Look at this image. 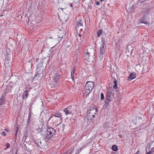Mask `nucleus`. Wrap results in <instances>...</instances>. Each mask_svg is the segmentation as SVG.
Masks as SVG:
<instances>
[{
  "instance_id": "f257e3e1",
  "label": "nucleus",
  "mask_w": 154,
  "mask_h": 154,
  "mask_svg": "<svg viewBox=\"0 0 154 154\" xmlns=\"http://www.w3.org/2000/svg\"><path fill=\"white\" fill-rule=\"evenodd\" d=\"M55 134L56 131L54 128L51 127H47L44 137L45 139L53 140L55 138Z\"/></svg>"
},
{
  "instance_id": "f03ea898",
  "label": "nucleus",
  "mask_w": 154,
  "mask_h": 154,
  "mask_svg": "<svg viewBox=\"0 0 154 154\" xmlns=\"http://www.w3.org/2000/svg\"><path fill=\"white\" fill-rule=\"evenodd\" d=\"M88 119L90 122H92L93 120L95 117V115L97 113V109L95 107L91 108L88 112Z\"/></svg>"
},
{
  "instance_id": "7ed1b4c3",
  "label": "nucleus",
  "mask_w": 154,
  "mask_h": 154,
  "mask_svg": "<svg viewBox=\"0 0 154 154\" xmlns=\"http://www.w3.org/2000/svg\"><path fill=\"white\" fill-rule=\"evenodd\" d=\"M94 85V82L91 81H88L86 83L84 89L86 96L88 95L91 93Z\"/></svg>"
},
{
  "instance_id": "20e7f679",
  "label": "nucleus",
  "mask_w": 154,
  "mask_h": 154,
  "mask_svg": "<svg viewBox=\"0 0 154 154\" xmlns=\"http://www.w3.org/2000/svg\"><path fill=\"white\" fill-rule=\"evenodd\" d=\"M71 106H69L63 109V112L66 115L71 114L72 113V110L71 109Z\"/></svg>"
},
{
  "instance_id": "39448f33",
  "label": "nucleus",
  "mask_w": 154,
  "mask_h": 154,
  "mask_svg": "<svg viewBox=\"0 0 154 154\" xmlns=\"http://www.w3.org/2000/svg\"><path fill=\"white\" fill-rule=\"evenodd\" d=\"M60 75L58 74H55L53 76V78L54 81V86H53V87H55L57 85V81L60 78Z\"/></svg>"
},
{
  "instance_id": "423d86ee",
  "label": "nucleus",
  "mask_w": 154,
  "mask_h": 154,
  "mask_svg": "<svg viewBox=\"0 0 154 154\" xmlns=\"http://www.w3.org/2000/svg\"><path fill=\"white\" fill-rule=\"evenodd\" d=\"M6 92L4 91L2 94L1 97L0 99V106L4 104L5 101V97Z\"/></svg>"
},
{
  "instance_id": "0eeeda50",
  "label": "nucleus",
  "mask_w": 154,
  "mask_h": 154,
  "mask_svg": "<svg viewBox=\"0 0 154 154\" xmlns=\"http://www.w3.org/2000/svg\"><path fill=\"white\" fill-rule=\"evenodd\" d=\"M38 22H36L35 20H33L30 24V28L32 29H34L38 26Z\"/></svg>"
},
{
  "instance_id": "6e6552de",
  "label": "nucleus",
  "mask_w": 154,
  "mask_h": 154,
  "mask_svg": "<svg viewBox=\"0 0 154 154\" xmlns=\"http://www.w3.org/2000/svg\"><path fill=\"white\" fill-rule=\"evenodd\" d=\"M114 95V90L112 88H109L107 89V92L106 94L107 96H110L113 97Z\"/></svg>"
},
{
  "instance_id": "1a4fd4ad",
  "label": "nucleus",
  "mask_w": 154,
  "mask_h": 154,
  "mask_svg": "<svg viewBox=\"0 0 154 154\" xmlns=\"http://www.w3.org/2000/svg\"><path fill=\"white\" fill-rule=\"evenodd\" d=\"M65 36V34L64 32L63 31L60 30V32H58V39L57 40L58 41L60 40L63 37Z\"/></svg>"
},
{
  "instance_id": "9d476101",
  "label": "nucleus",
  "mask_w": 154,
  "mask_h": 154,
  "mask_svg": "<svg viewBox=\"0 0 154 154\" xmlns=\"http://www.w3.org/2000/svg\"><path fill=\"white\" fill-rule=\"evenodd\" d=\"M113 97L110 96H107L106 95V99L105 101V103L106 104H109V102L112 101Z\"/></svg>"
},
{
  "instance_id": "9b49d317",
  "label": "nucleus",
  "mask_w": 154,
  "mask_h": 154,
  "mask_svg": "<svg viewBox=\"0 0 154 154\" xmlns=\"http://www.w3.org/2000/svg\"><path fill=\"white\" fill-rule=\"evenodd\" d=\"M29 95L28 94V91L27 90H25L24 91L22 94V97L24 100H26L28 96Z\"/></svg>"
},
{
  "instance_id": "f8f14e48",
  "label": "nucleus",
  "mask_w": 154,
  "mask_h": 154,
  "mask_svg": "<svg viewBox=\"0 0 154 154\" xmlns=\"http://www.w3.org/2000/svg\"><path fill=\"white\" fill-rule=\"evenodd\" d=\"M53 115L54 117L58 118L60 120L61 119V116L60 112H56L54 113Z\"/></svg>"
},
{
  "instance_id": "ddd939ff",
  "label": "nucleus",
  "mask_w": 154,
  "mask_h": 154,
  "mask_svg": "<svg viewBox=\"0 0 154 154\" xmlns=\"http://www.w3.org/2000/svg\"><path fill=\"white\" fill-rule=\"evenodd\" d=\"M75 71V67H74L72 69L71 73V79L73 81H74V72Z\"/></svg>"
},
{
  "instance_id": "4468645a",
  "label": "nucleus",
  "mask_w": 154,
  "mask_h": 154,
  "mask_svg": "<svg viewBox=\"0 0 154 154\" xmlns=\"http://www.w3.org/2000/svg\"><path fill=\"white\" fill-rule=\"evenodd\" d=\"M90 52L88 50H87V51L85 53L84 55L85 57H86V60H87L88 61V59H89V57H90Z\"/></svg>"
},
{
  "instance_id": "2eb2a0df",
  "label": "nucleus",
  "mask_w": 154,
  "mask_h": 154,
  "mask_svg": "<svg viewBox=\"0 0 154 154\" xmlns=\"http://www.w3.org/2000/svg\"><path fill=\"white\" fill-rule=\"evenodd\" d=\"M134 75L135 74L134 73H131L128 78V80L131 81L132 79H134L135 78V76H134Z\"/></svg>"
},
{
  "instance_id": "dca6fc26",
  "label": "nucleus",
  "mask_w": 154,
  "mask_h": 154,
  "mask_svg": "<svg viewBox=\"0 0 154 154\" xmlns=\"http://www.w3.org/2000/svg\"><path fill=\"white\" fill-rule=\"evenodd\" d=\"M82 23L81 21L77 23L76 27L78 28H80V29H82Z\"/></svg>"
},
{
  "instance_id": "f3484780",
  "label": "nucleus",
  "mask_w": 154,
  "mask_h": 154,
  "mask_svg": "<svg viewBox=\"0 0 154 154\" xmlns=\"http://www.w3.org/2000/svg\"><path fill=\"white\" fill-rule=\"evenodd\" d=\"M147 148V149H149L151 150L149 151V152H148L150 154L152 153V152H153L154 151V147H153V148L151 147L150 146H149V147H146Z\"/></svg>"
},
{
  "instance_id": "a211bd4d",
  "label": "nucleus",
  "mask_w": 154,
  "mask_h": 154,
  "mask_svg": "<svg viewBox=\"0 0 154 154\" xmlns=\"http://www.w3.org/2000/svg\"><path fill=\"white\" fill-rule=\"evenodd\" d=\"M10 61V58L8 56H7V57H6L5 59V63L8 64L9 63Z\"/></svg>"
},
{
  "instance_id": "6ab92c4d",
  "label": "nucleus",
  "mask_w": 154,
  "mask_h": 154,
  "mask_svg": "<svg viewBox=\"0 0 154 154\" xmlns=\"http://www.w3.org/2000/svg\"><path fill=\"white\" fill-rule=\"evenodd\" d=\"M103 31L102 30L99 29L97 32V36L99 37L102 34Z\"/></svg>"
},
{
  "instance_id": "aec40b11",
  "label": "nucleus",
  "mask_w": 154,
  "mask_h": 154,
  "mask_svg": "<svg viewBox=\"0 0 154 154\" xmlns=\"http://www.w3.org/2000/svg\"><path fill=\"white\" fill-rule=\"evenodd\" d=\"M112 149L115 151H116L118 150V147L116 145H113L112 147Z\"/></svg>"
},
{
  "instance_id": "412c9836",
  "label": "nucleus",
  "mask_w": 154,
  "mask_h": 154,
  "mask_svg": "<svg viewBox=\"0 0 154 154\" xmlns=\"http://www.w3.org/2000/svg\"><path fill=\"white\" fill-rule=\"evenodd\" d=\"M31 114L30 113H29V116L28 118V119L27 120V123L28 124L31 120Z\"/></svg>"
},
{
  "instance_id": "4be33fe9",
  "label": "nucleus",
  "mask_w": 154,
  "mask_h": 154,
  "mask_svg": "<svg viewBox=\"0 0 154 154\" xmlns=\"http://www.w3.org/2000/svg\"><path fill=\"white\" fill-rule=\"evenodd\" d=\"M51 118H52L53 119V120H54V122H57L56 121H57V119L56 118V117H53V116H51L48 119V121L50 119H51Z\"/></svg>"
},
{
  "instance_id": "5701e85b",
  "label": "nucleus",
  "mask_w": 154,
  "mask_h": 154,
  "mask_svg": "<svg viewBox=\"0 0 154 154\" xmlns=\"http://www.w3.org/2000/svg\"><path fill=\"white\" fill-rule=\"evenodd\" d=\"M114 82L115 83V85L113 86V88L115 89L117 88V81H114Z\"/></svg>"
},
{
  "instance_id": "b1692460",
  "label": "nucleus",
  "mask_w": 154,
  "mask_h": 154,
  "mask_svg": "<svg viewBox=\"0 0 154 154\" xmlns=\"http://www.w3.org/2000/svg\"><path fill=\"white\" fill-rule=\"evenodd\" d=\"M19 130V128L18 127H17L16 128L15 130V135L16 137L17 135V132H18Z\"/></svg>"
},
{
  "instance_id": "393cba45",
  "label": "nucleus",
  "mask_w": 154,
  "mask_h": 154,
  "mask_svg": "<svg viewBox=\"0 0 154 154\" xmlns=\"http://www.w3.org/2000/svg\"><path fill=\"white\" fill-rule=\"evenodd\" d=\"M105 49H100V53L101 54H103L105 53Z\"/></svg>"
},
{
  "instance_id": "a878e982",
  "label": "nucleus",
  "mask_w": 154,
  "mask_h": 154,
  "mask_svg": "<svg viewBox=\"0 0 154 154\" xmlns=\"http://www.w3.org/2000/svg\"><path fill=\"white\" fill-rule=\"evenodd\" d=\"M100 99L102 100H103L104 99V95L102 93L100 94Z\"/></svg>"
},
{
  "instance_id": "bb28decb",
  "label": "nucleus",
  "mask_w": 154,
  "mask_h": 154,
  "mask_svg": "<svg viewBox=\"0 0 154 154\" xmlns=\"http://www.w3.org/2000/svg\"><path fill=\"white\" fill-rule=\"evenodd\" d=\"M6 148L5 149H8L10 147V144L8 143H7L6 144Z\"/></svg>"
},
{
  "instance_id": "cd10ccee",
  "label": "nucleus",
  "mask_w": 154,
  "mask_h": 154,
  "mask_svg": "<svg viewBox=\"0 0 154 154\" xmlns=\"http://www.w3.org/2000/svg\"><path fill=\"white\" fill-rule=\"evenodd\" d=\"M39 73H38V72H36L35 75L33 77V79H35V78L38 75Z\"/></svg>"
},
{
  "instance_id": "c85d7f7f",
  "label": "nucleus",
  "mask_w": 154,
  "mask_h": 154,
  "mask_svg": "<svg viewBox=\"0 0 154 154\" xmlns=\"http://www.w3.org/2000/svg\"><path fill=\"white\" fill-rule=\"evenodd\" d=\"M81 149H79L77 150L76 153V154H79L81 152Z\"/></svg>"
},
{
  "instance_id": "c756f323",
  "label": "nucleus",
  "mask_w": 154,
  "mask_h": 154,
  "mask_svg": "<svg viewBox=\"0 0 154 154\" xmlns=\"http://www.w3.org/2000/svg\"><path fill=\"white\" fill-rule=\"evenodd\" d=\"M24 150H26L27 147L26 144H24L23 146Z\"/></svg>"
},
{
  "instance_id": "7c9ffc66",
  "label": "nucleus",
  "mask_w": 154,
  "mask_h": 154,
  "mask_svg": "<svg viewBox=\"0 0 154 154\" xmlns=\"http://www.w3.org/2000/svg\"><path fill=\"white\" fill-rule=\"evenodd\" d=\"M1 135L2 136H5L6 135V134L5 132H4V131H3V132H2V133Z\"/></svg>"
},
{
  "instance_id": "2f4dec72",
  "label": "nucleus",
  "mask_w": 154,
  "mask_h": 154,
  "mask_svg": "<svg viewBox=\"0 0 154 154\" xmlns=\"http://www.w3.org/2000/svg\"><path fill=\"white\" fill-rule=\"evenodd\" d=\"M146 0H138L139 2L140 3H143L146 1Z\"/></svg>"
},
{
  "instance_id": "473e14b6",
  "label": "nucleus",
  "mask_w": 154,
  "mask_h": 154,
  "mask_svg": "<svg viewBox=\"0 0 154 154\" xmlns=\"http://www.w3.org/2000/svg\"><path fill=\"white\" fill-rule=\"evenodd\" d=\"M42 128H40L39 127L38 128V131H42Z\"/></svg>"
},
{
  "instance_id": "72a5a7b5",
  "label": "nucleus",
  "mask_w": 154,
  "mask_h": 154,
  "mask_svg": "<svg viewBox=\"0 0 154 154\" xmlns=\"http://www.w3.org/2000/svg\"><path fill=\"white\" fill-rule=\"evenodd\" d=\"M102 48H103L104 47V42H102Z\"/></svg>"
},
{
  "instance_id": "f704fd0d",
  "label": "nucleus",
  "mask_w": 154,
  "mask_h": 154,
  "mask_svg": "<svg viewBox=\"0 0 154 154\" xmlns=\"http://www.w3.org/2000/svg\"><path fill=\"white\" fill-rule=\"evenodd\" d=\"M23 40H24L23 38H21V40L19 42L20 44H21V42H23Z\"/></svg>"
},
{
  "instance_id": "c9c22d12",
  "label": "nucleus",
  "mask_w": 154,
  "mask_h": 154,
  "mask_svg": "<svg viewBox=\"0 0 154 154\" xmlns=\"http://www.w3.org/2000/svg\"><path fill=\"white\" fill-rule=\"evenodd\" d=\"M96 4L97 5H98L100 4V2H97L96 3Z\"/></svg>"
},
{
  "instance_id": "e433bc0d",
  "label": "nucleus",
  "mask_w": 154,
  "mask_h": 154,
  "mask_svg": "<svg viewBox=\"0 0 154 154\" xmlns=\"http://www.w3.org/2000/svg\"><path fill=\"white\" fill-rule=\"evenodd\" d=\"M146 154H150L149 152H147V148H146Z\"/></svg>"
},
{
  "instance_id": "4c0bfd02",
  "label": "nucleus",
  "mask_w": 154,
  "mask_h": 154,
  "mask_svg": "<svg viewBox=\"0 0 154 154\" xmlns=\"http://www.w3.org/2000/svg\"><path fill=\"white\" fill-rule=\"evenodd\" d=\"M9 49H9V48L7 49V50H6V52H7V54H8V52H8V50H9Z\"/></svg>"
},
{
  "instance_id": "58836bf2",
  "label": "nucleus",
  "mask_w": 154,
  "mask_h": 154,
  "mask_svg": "<svg viewBox=\"0 0 154 154\" xmlns=\"http://www.w3.org/2000/svg\"><path fill=\"white\" fill-rule=\"evenodd\" d=\"M139 153V151L138 150L137 152L136 153H135V154H138Z\"/></svg>"
},
{
  "instance_id": "ea45409f",
  "label": "nucleus",
  "mask_w": 154,
  "mask_h": 154,
  "mask_svg": "<svg viewBox=\"0 0 154 154\" xmlns=\"http://www.w3.org/2000/svg\"><path fill=\"white\" fill-rule=\"evenodd\" d=\"M20 17H21V16H20V15H19H19H18V17H19L20 18Z\"/></svg>"
},
{
  "instance_id": "a19ab883",
  "label": "nucleus",
  "mask_w": 154,
  "mask_h": 154,
  "mask_svg": "<svg viewBox=\"0 0 154 154\" xmlns=\"http://www.w3.org/2000/svg\"><path fill=\"white\" fill-rule=\"evenodd\" d=\"M70 6L71 7H72V5L71 4H70Z\"/></svg>"
},
{
  "instance_id": "79ce46f5",
  "label": "nucleus",
  "mask_w": 154,
  "mask_h": 154,
  "mask_svg": "<svg viewBox=\"0 0 154 154\" xmlns=\"http://www.w3.org/2000/svg\"><path fill=\"white\" fill-rule=\"evenodd\" d=\"M79 36H81V35H80V34H79Z\"/></svg>"
},
{
  "instance_id": "37998d69",
  "label": "nucleus",
  "mask_w": 154,
  "mask_h": 154,
  "mask_svg": "<svg viewBox=\"0 0 154 154\" xmlns=\"http://www.w3.org/2000/svg\"><path fill=\"white\" fill-rule=\"evenodd\" d=\"M103 0H100V1L101 2H102V1H103Z\"/></svg>"
},
{
  "instance_id": "c03bdc74",
  "label": "nucleus",
  "mask_w": 154,
  "mask_h": 154,
  "mask_svg": "<svg viewBox=\"0 0 154 154\" xmlns=\"http://www.w3.org/2000/svg\"><path fill=\"white\" fill-rule=\"evenodd\" d=\"M54 47H51V48H53Z\"/></svg>"
},
{
  "instance_id": "a18cd8bd",
  "label": "nucleus",
  "mask_w": 154,
  "mask_h": 154,
  "mask_svg": "<svg viewBox=\"0 0 154 154\" xmlns=\"http://www.w3.org/2000/svg\"><path fill=\"white\" fill-rule=\"evenodd\" d=\"M6 131H7V130H5Z\"/></svg>"
},
{
  "instance_id": "49530a36",
  "label": "nucleus",
  "mask_w": 154,
  "mask_h": 154,
  "mask_svg": "<svg viewBox=\"0 0 154 154\" xmlns=\"http://www.w3.org/2000/svg\"><path fill=\"white\" fill-rule=\"evenodd\" d=\"M140 119H141V118H140Z\"/></svg>"
}]
</instances>
